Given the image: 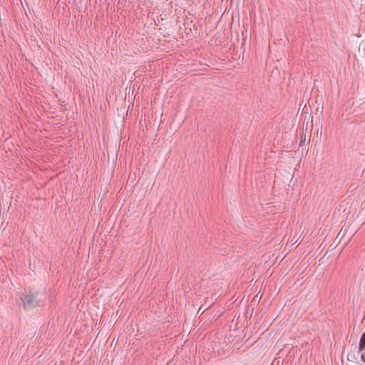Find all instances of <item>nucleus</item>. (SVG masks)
<instances>
[{
  "instance_id": "f257e3e1",
  "label": "nucleus",
  "mask_w": 365,
  "mask_h": 365,
  "mask_svg": "<svg viewBox=\"0 0 365 365\" xmlns=\"http://www.w3.org/2000/svg\"><path fill=\"white\" fill-rule=\"evenodd\" d=\"M38 293L36 291L25 290L21 299L24 307L26 309H34L39 306Z\"/></svg>"
},
{
  "instance_id": "f03ea898",
  "label": "nucleus",
  "mask_w": 365,
  "mask_h": 365,
  "mask_svg": "<svg viewBox=\"0 0 365 365\" xmlns=\"http://www.w3.org/2000/svg\"><path fill=\"white\" fill-rule=\"evenodd\" d=\"M359 351H365V331L361 336L359 343Z\"/></svg>"
}]
</instances>
